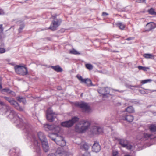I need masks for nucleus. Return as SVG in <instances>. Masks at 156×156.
Returning a JSON list of instances; mask_svg holds the SVG:
<instances>
[{
    "label": "nucleus",
    "mask_w": 156,
    "mask_h": 156,
    "mask_svg": "<svg viewBox=\"0 0 156 156\" xmlns=\"http://www.w3.org/2000/svg\"><path fill=\"white\" fill-rule=\"evenodd\" d=\"M2 108L5 109V114L8 115V113H9L8 116L10 119H15L20 121V125L23 124L22 118V116L21 115H20V116L18 115V114L13 109L8 105L5 104L4 102L0 100V110L3 111V109H2Z\"/></svg>",
    "instance_id": "obj_1"
},
{
    "label": "nucleus",
    "mask_w": 156,
    "mask_h": 156,
    "mask_svg": "<svg viewBox=\"0 0 156 156\" xmlns=\"http://www.w3.org/2000/svg\"><path fill=\"white\" fill-rule=\"evenodd\" d=\"M90 122L87 120H82L75 126L76 131L79 133H83L89 128Z\"/></svg>",
    "instance_id": "obj_2"
},
{
    "label": "nucleus",
    "mask_w": 156,
    "mask_h": 156,
    "mask_svg": "<svg viewBox=\"0 0 156 156\" xmlns=\"http://www.w3.org/2000/svg\"><path fill=\"white\" fill-rule=\"evenodd\" d=\"M37 134L39 139L41 142L44 151L47 152L49 150V146L45 135L41 132H38Z\"/></svg>",
    "instance_id": "obj_3"
},
{
    "label": "nucleus",
    "mask_w": 156,
    "mask_h": 156,
    "mask_svg": "<svg viewBox=\"0 0 156 156\" xmlns=\"http://www.w3.org/2000/svg\"><path fill=\"white\" fill-rule=\"evenodd\" d=\"M3 97L17 110L20 111H23V109L20 105L13 98L6 96H4Z\"/></svg>",
    "instance_id": "obj_4"
},
{
    "label": "nucleus",
    "mask_w": 156,
    "mask_h": 156,
    "mask_svg": "<svg viewBox=\"0 0 156 156\" xmlns=\"http://www.w3.org/2000/svg\"><path fill=\"white\" fill-rule=\"evenodd\" d=\"M14 68L15 72L17 74L25 76L28 74V70L26 67L20 65H16Z\"/></svg>",
    "instance_id": "obj_5"
},
{
    "label": "nucleus",
    "mask_w": 156,
    "mask_h": 156,
    "mask_svg": "<svg viewBox=\"0 0 156 156\" xmlns=\"http://www.w3.org/2000/svg\"><path fill=\"white\" fill-rule=\"evenodd\" d=\"M79 120V118L78 117L74 116L73 117L71 120L62 122L61 125L62 126L69 128L73 126L74 124L78 121Z\"/></svg>",
    "instance_id": "obj_6"
},
{
    "label": "nucleus",
    "mask_w": 156,
    "mask_h": 156,
    "mask_svg": "<svg viewBox=\"0 0 156 156\" xmlns=\"http://www.w3.org/2000/svg\"><path fill=\"white\" fill-rule=\"evenodd\" d=\"M54 20L52 21V23L48 29H49L52 31H55L57 29L58 27L60 25L62 22L61 19H55L56 16H52Z\"/></svg>",
    "instance_id": "obj_7"
},
{
    "label": "nucleus",
    "mask_w": 156,
    "mask_h": 156,
    "mask_svg": "<svg viewBox=\"0 0 156 156\" xmlns=\"http://www.w3.org/2000/svg\"><path fill=\"white\" fill-rule=\"evenodd\" d=\"M20 121L19 125H17V127H18V126H20V128H21L25 133H27L28 134L32 132L31 126L28 123H24L23 120L22 122L23 124L20 125L21 122Z\"/></svg>",
    "instance_id": "obj_8"
},
{
    "label": "nucleus",
    "mask_w": 156,
    "mask_h": 156,
    "mask_svg": "<svg viewBox=\"0 0 156 156\" xmlns=\"http://www.w3.org/2000/svg\"><path fill=\"white\" fill-rule=\"evenodd\" d=\"M120 119L131 122L134 120V117L132 115L129 113H124L120 115Z\"/></svg>",
    "instance_id": "obj_9"
},
{
    "label": "nucleus",
    "mask_w": 156,
    "mask_h": 156,
    "mask_svg": "<svg viewBox=\"0 0 156 156\" xmlns=\"http://www.w3.org/2000/svg\"><path fill=\"white\" fill-rule=\"evenodd\" d=\"M56 115L53 112L51 108H48L47 112L46 117L47 119L50 122H52L54 119L56 118Z\"/></svg>",
    "instance_id": "obj_10"
},
{
    "label": "nucleus",
    "mask_w": 156,
    "mask_h": 156,
    "mask_svg": "<svg viewBox=\"0 0 156 156\" xmlns=\"http://www.w3.org/2000/svg\"><path fill=\"white\" fill-rule=\"evenodd\" d=\"M75 105L81 108L84 111L89 112L90 110L89 106L86 103L83 102L81 103L78 102L75 103Z\"/></svg>",
    "instance_id": "obj_11"
},
{
    "label": "nucleus",
    "mask_w": 156,
    "mask_h": 156,
    "mask_svg": "<svg viewBox=\"0 0 156 156\" xmlns=\"http://www.w3.org/2000/svg\"><path fill=\"white\" fill-rule=\"evenodd\" d=\"M118 141L119 144L123 147L126 148L129 150H131L132 147V146L128 144V141L124 139H119Z\"/></svg>",
    "instance_id": "obj_12"
},
{
    "label": "nucleus",
    "mask_w": 156,
    "mask_h": 156,
    "mask_svg": "<svg viewBox=\"0 0 156 156\" xmlns=\"http://www.w3.org/2000/svg\"><path fill=\"white\" fill-rule=\"evenodd\" d=\"M55 142L57 145L62 147L65 146L66 145V141L62 137L57 136Z\"/></svg>",
    "instance_id": "obj_13"
},
{
    "label": "nucleus",
    "mask_w": 156,
    "mask_h": 156,
    "mask_svg": "<svg viewBox=\"0 0 156 156\" xmlns=\"http://www.w3.org/2000/svg\"><path fill=\"white\" fill-rule=\"evenodd\" d=\"M55 154L56 156H66L67 154V152L62 147L58 148L56 150Z\"/></svg>",
    "instance_id": "obj_14"
},
{
    "label": "nucleus",
    "mask_w": 156,
    "mask_h": 156,
    "mask_svg": "<svg viewBox=\"0 0 156 156\" xmlns=\"http://www.w3.org/2000/svg\"><path fill=\"white\" fill-rule=\"evenodd\" d=\"M91 131L94 134H98L103 132L102 128L97 126H94L92 127Z\"/></svg>",
    "instance_id": "obj_15"
},
{
    "label": "nucleus",
    "mask_w": 156,
    "mask_h": 156,
    "mask_svg": "<svg viewBox=\"0 0 156 156\" xmlns=\"http://www.w3.org/2000/svg\"><path fill=\"white\" fill-rule=\"evenodd\" d=\"M101 150V147L98 142H95L92 147V150L93 152L98 153Z\"/></svg>",
    "instance_id": "obj_16"
},
{
    "label": "nucleus",
    "mask_w": 156,
    "mask_h": 156,
    "mask_svg": "<svg viewBox=\"0 0 156 156\" xmlns=\"http://www.w3.org/2000/svg\"><path fill=\"white\" fill-rule=\"evenodd\" d=\"M155 27V24L153 22L148 23L146 26L145 31H149Z\"/></svg>",
    "instance_id": "obj_17"
},
{
    "label": "nucleus",
    "mask_w": 156,
    "mask_h": 156,
    "mask_svg": "<svg viewBox=\"0 0 156 156\" xmlns=\"http://www.w3.org/2000/svg\"><path fill=\"white\" fill-rule=\"evenodd\" d=\"M51 68L53 69L55 71L58 72H61L62 71V69L59 66V65L55 66H52Z\"/></svg>",
    "instance_id": "obj_18"
},
{
    "label": "nucleus",
    "mask_w": 156,
    "mask_h": 156,
    "mask_svg": "<svg viewBox=\"0 0 156 156\" xmlns=\"http://www.w3.org/2000/svg\"><path fill=\"white\" fill-rule=\"evenodd\" d=\"M83 83L86 84V85L87 86H94L92 83L91 80L89 78L85 79L84 81L83 82Z\"/></svg>",
    "instance_id": "obj_19"
},
{
    "label": "nucleus",
    "mask_w": 156,
    "mask_h": 156,
    "mask_svg": "<svg viewBox=\"0 0 156 156\" xmlns=\"http://www.w3.org/2000/svg\"><path fill=\"white\" fill-rule=\"evenodd\" d=\"M16 150L15 149H12L10 150L9 153L11 156H19V154L16 152Z\"/></svg>",
    "instance_id": "obj_20"
},
{
    "label": "nucleus",
    "mask_w": 156,
    "mask_h": 156,
    "mask_svg": "<svg viewBox=\"0 0 156 156\" xmlns=\"http://www.w3.org/2000/svg\"><path fill=\"white\" fill-rule=\"evenodd\" d=\"M81 148L83 150L87 151L89 148V146L87 143H83L81 144Z\"/></svg>",
    "instance_id": "obj_21"
},
{
    "label": "nucleus",
    "mask_w": 156,
    "mask_h": 156,
    "mask_svg": "<svg viewBox=\"0 0 156 156\" xmlns=\"http://www.w3.org/2000/svg\"><path fill=\"white\" fill-rule=\"evenodd\" d=\"M144 57L146 58H152L154 59V55L151 54H145L143 55Z\"/></svg>",
    "instance_id": "obj_22"
},
{
    "label": "nucleus",
    "mask_w": 156,
    "mask_h": 156,
    "mask_svg": "<svg viewBox=\"0 0 156 156\" xmlns=\"http://www.w3.org/2000/svg\"><path fill=\"white\" fill-rule=\"evenodd\" d=\"M3 30V29L2 28V25H0V39H1L3 38H4L5 37V35L3 33L1 34Z\"/></svg>",
    "instance_id": "obj_23"
},
{
    "label": "nucleus",
    "mask_w": 156,
    "mask_h": 156,
    "mask_svg": "<svg viewBox=\"0 0 156 156\" xmlns=\"http://www.w3.org/2000/svg\"><path fill=\"white\" fill-rule=\"evenodd\" d=\"M117 25L120 29L123 30L124 28L125 25L122 23H116Z\"/></svg>",
    "instance_id": "obj_24"
},
{
    "label": "nucleus",
    "mask_w": 156,
    "mask_h": 156,
    "mask_svg": "<svg viewBox=\"0 0 156 156\" xmlns=\"http://www.w3.org/2000/svg\"><path fill=\"white\" fill-rule=\"evenodd\" d=\"M126 110L127 112L129 113H133L134 111V108L132 106H130L127 108L126 109Z\"/></svg>",
    "instance_id": "obj_25"
},
{
    "label": "nucleus",
    "mask_w": 156,
    "mask_h": 156,
    "mask_svg": "<svg viewBox=\"0 0 156 156\" xmlns=\"http://www.w3.org/2000/svg\"><path fill=\"white\" fill-rule=\"evenodd\" d=\"M17 99L20 102H22L23 103H25L26 102V100L25 98L22 97L20 96H18L17 97Z\"/></svg>",
    "instance_id": "obj_26"
},
{
    "label": "nucleus",
    "mask_w": 156,
    "mask_h": 156,
    "mask_svg": "<svg viewBox=\"0 0 156 156\" xmlns=\"http://www.w3.org/2000/svg\"><path fill=\"white\" fill-rule=\"evenodd\" d=\"M149 129L152 132H155L156 131V125L154 124L151 125L149 127Z\"/></svg>",
    "instance_id": "obj_27"
},
{
    "label": "nucleus",
    "mask_w": 156,
    "mask_h": 156,
    "mask_svg": "<svg viewBox=\"0 0 156 156\" xmlns=\"http://www.w3.org/2000/svg\"><path fill=\"white\" fill-rule=\"evenodd\" d=\"M57 135V134L55 133L49 134L48 135V136L53 140L55 142L56 141V138H55V136Z\"/></svg>",
    "instance_id": "obj_28"
},
{
    "label": "nucleus",
    "mask_w": 156,
    "mask_h": 156,
    "mask_svg": "<svg viewBox=\"0 0 156 156\" xmlns=\"http://www.w3.org/2000/svg\"><path fill=\"white\" fill-rule=\"evenodd\" d=\"M1 92L3 94L5 92L9 94L11 93L12 91L11 90L8 88H4L2 90Z\"/></svg>",
    "instance_id": "obj_29"
},
{
    "label": "nucleus",
    "mask_w": 156,
    "mask_h": 156,
    "mask_svg": "<svg viewBox=\"0 0 156 156\" xmlns=\"http://www.w3.org/2000/svg\"><path fill=\"white\" fill-rule=\"evenodd\" d=\"M105 88L103 87H101L98 90V93L104 96H105Z\"/></svg>",
    "instance_id": "obj_30"
},
{
    "label": "nucleus",
    "mask_w": 156,
    "mask_h": 156,
    "mask_svg": "<svg viewBox=\"0 0 156 156\" xmlns=\"http://www.w3.org/2000/svg\"><path fill=\"white\" fill-rule=\"evenodd\" d=\"M24 26L25 25L24 23L22 22V23L20 25V27L18 29V31L19 33H20L22 32V30L24 28Z\"/></svg>",
    "instance_id": "obj_31"
},
{
    "label": "nucleus",
    "mask_w": 156,
    "mask_h": 156,
    "mask_svg": "<svg viewBox=\"0 0 156 156\" xmlns=\"http://www.w3.org/2000/svg\"><path fill=\"white\" fill-rule=\"evenodd\" d=\"M149 14L152 15H156V12L154 11V9L153 8H151L148 10Z\"/></svg>",
    "instance_id": "obj_32"
},
{
    "label": "nucleus",
    "mask_w": 156,
    "mask_h": 156,
    "mask_svg": "<svg viewBox=\"0 0 156 156\" xmlns=\"http://www.w3.org/2000/svg\"><path fill=\"white\" fill-rule=\"evenodd\" d=\"M152 81V80L151 79H148L145 80H142L141 81V83L142 84L146 83L148 82H151Z\"/></svg>",
    "instance_id": "obj_33"
},
{
    "label": "nucleus",
    "mask_w": 156,
    "mask_h": 156,
    "mask_svg": "<svg viewBox=\"0 0 156 156\" xmlns=\"http://www.w3.org/2000/svg\"><path fill=\"white\" fill-rule=\"evenodd\" d=\"M55 125H47V128L50 130H53L54 129V128H55Z\"/></svg>",
    "instance_id": "obj_34"
},
{
    "label": "nucleus",
    "mask_w": 156,
    "mask_h": 156,
    "mask_svg": "<svg viewBox=\"0 0 156 156\" xmlns=\"http://www.w3.org/2000/svg\"><path fill=\"white\" fill-rule=\"evenodd\" d=\"M138 69L140 70H142L144 71H147V69H149V68L148 67H143L141 66H139L138 67Z\"/></svg>",
    "instance_id": "obj_35"
},
{
    "label": "nucleus",
    "mask_w": 156,
    "mask_h": 156,
    "mask_svg": "<svg viewBox=\"0 0 156 156\" xmlns=\"http://www.w3.org/2000/svg\"><path fill=\"white\" fill-rule=\"evenodd\" d=\"M70 53L74 55H79L80 54V53L78 52L77 51L74 49L70 50Z\"/></svg>",
    "instance_id": "obj_36"
},
{
    "label": "nucleus",
    "mask_w": 156,
    "mask_h": 156,
    "mask_svg": "<svg viewBox=\"0 0 156 156\" xmlns=\"http://www.w3.org/2000/svg\"><path fill=\"white\" fill-rule=\"evenodd\" d=\"M76 77L82 83H83V82L84 81L85 79H83L80 75H77L76 76Z\"/></svg>",
    "instance_id": "obj_37"
},
{
    "label": "nucleus",
    "mask_w": 156,
    "mask_h": 156,
    "mask_svg": "<svg viewBox=\"0 0 156 156\" xmlns=\"http://www.w3.org/2000/svg\"><path fill=\"white\" fill-rule=\"evenodd\" d=\"M116 117L115 115H112L111 118H110V119H109V120L111 121H110L109 122H115V120H116Z\"/></svg>",
    "instance_id": "obj_38"
},
{
    "label": "nucleus",
    "mask_w": 156,
    "mask_h": 156,
    "mask_svg": "<svg viewBox=\"0 0 156 156\" xmlns=\"http://www.w3.org/2000/svg\"><path fill=\"white\" fill-rule=\"evenodd\" d=\"M86 67L90 70H92L93 68V66L90 64H87L86 65Z\"/></svg>",
    "instance_id": "obj_39"
},
{
    "label": "nucleus",
    "mask_w": 156,
    "mask_h": 156,
    "mask_svg": "<svg viewBox=\"0 0 156 156\" xmlns=\"http://www.w3.org/2000/svg\"><path fill=\"white\" fill-rule=\"evenodd\" d=\"M60 128L59 126H56L55 125V128H54L53 130L56 132H58L60 131Z\"/></svg>",
    "instance_id": "obj_40"
},
{
    "label": "nucleus",
    "mask_w": 156,
    "mask_h": 156,
    "mask_svg": "<svg viewBox=\"0 0 156 156\" xmlns=\"http://www.w3.org/2000/svg\"><path fill=\"white\" fill-rule=\"evenodd\" d=\"M105 95H106L107 94L109 93L110 89L108 87L105 88Z\"/></svg>",
    "instance_id": "obj_41"
},
{
    "label": "nucleus",
    "mask_w": 156,
    "mask_h": 156,
    "mask_svg": "<svg viewBox=\"0 0 156 156\" xmlns=\"http://www.w3.org/2000/svg\"><path fill=\"white\" fill-rule=\"evenodd\" d=\"M112 154V156H118V152L116 151H113Z\"/></svg>",
    "instance_id": "obj_42"
},
{
    "label": "nucleus",
    "mask_w": 156,
    "mask_h": 156,
    "mask_svg": "<svg viewBox=\"0 0 156 156\" xmlns=\"http://www.w3.org/2000/svg\"><path fill=\"white\" fill-rule=\"evenodd\" d=\"M131 102L134 104H139V101L136 100H132L131 101Z\"/></svg>",
    "instance_id": "obj_43"
},
{
    "label": "nucleus",
    "mask_w": 156,
    "mask_h": 156,
    "mask_svg": "<svg viewBox=\"0 0 156 156\" xmlns=\"http://www.w3.org/2000/svg\"><path fill=\"white\" fill-rule=\"evenodd\" d=\"M126 86L128 88H130L131 89H133L132 88V87H138L137 86H132L131 85H128L127 84L126 85Z\"/></svg>",
    "instance_id": "obj_44"
},
{
    "label": "nucleus",
    "mask_w": 156,
    "mask_h": 156,
    "mask_svg": "<svg viewBox=\"0 0 156 156\" xmlns=\"http://www.w3.org/2000/svg\"><path fill=\"white\" fill-rule=\"evenodd\" d=\"M6 51L5 49L3 48H0V53L2 54L5 53Z\"/></svg>",
    "instance_id": "obj_45"
},
{
    "label": "nucleus",
    "mask_w": 156,
    "mask_h": 156,
    "mask_svg": "<svg viewBox=\"0 0 156 156\" xmlns=\"http://www.w3.org/2000/svg\"><path fill=\"white\" fill-rule=\"evenodd\" d=\"M81 156H91L90 153L89 152H86Z\"/></svg>",
    "instance_id": "obj_46"
},
{
    "label": "nucleus",
    "mask_w": 156,
    "mask_h": 156,
    "mask_svg": "<svg viewBox=\"0 0 156 156\" xmlns=\"http://www.w3.org/2000/svg\"><path fill=\"white\" fill-rule=\"evenodd\" d=\"M146 1V0H136V2L137 3H144Z\"/></svg>",
    "instance_id": "obj_47"
},
{
    "label": "nucleus",
    "mask_w": 156,
    "mask_h": 156,
    "mask_svg": "<svg viewBox=\"0 0 156 156\" xmlns=\"http://www.w3.org/2000/svg\"><path fill=\"white\" fill-rule=\"evenodd\" d=\"M113 90L115 91H118L120 93H122L124 92V91L123 90H121L119 91L118 90H116V89H113Z\"/></svg>",
    "instance_id": "obj_48"
},
{
    "label": "nucleus",
    "mask_w": 156,
    "mask_h": 156,
    "mask_svg": "<svg viewBox=\"0 0 156 156\" xmlns=\"http://www.w3.org/2000/svg\"><path fill=\"white\" fill-rule=\"evenodd\" d=\"M139 91H140V92L141 94H145V91L143 90H139Z\"/></svg>",
    "instance_id": "obj_49"
},
{
    "label": "nucleus",
    "mask_w": 156,
    "mask_h": 156,
    "mask_svg": "<svg viewBox=\"0 0 156 156\" xmlns=\"http://www.w3.org/2000/svg\"><path fill=\"white\" fill-rule=\"evenodd\" d=\"M133 39H134L133 37H129V38H126V40H128V41H130V40H133Z\"/></svg>",
    "instance_id": "obj_50"
},
{
    "label": "nucleus",
    "mask_w": 156,
    "mask_h": 156,
    "mask_svg": "<svg viewBox=\"0 0 156 156\" xmlns=\"http://www.w3.org/2000/svg\"><path fill=\"white\" fill-rule=\"evenodd\" d=\"M108 13H107L105 12H103L102 13V15L103 16H105V15H108Z\"/></svg>",
    "instance_id": "obj_51"
},
{
    "label": "nucleus",
    "mask_w": 156,
    "mask_h": 156,
    "mask_svg": "<svg viewBox=\"0 0 156 156\" xmlns=\"http://www.w3.org/2000/svg\"><path fill=\"white\" fill-rule=\"evenodd\" d=\"M48 156H56L55 154L53 153H51L49 154Z\"/></svg>",
    "instance_id": "obj_52"
},
{
    "label": "nucleus",
    "mask_w": 156,
    "mask_h": 156,
    "mask_svg": "<svg viewBox=\"0 0 156 156\" xmlns=\"http://www.w3.org/2000/svg\"><path fill=\"white\" fill-rule=\"evenodd\" d=\"M10 94H11L12 96H15V94H15V93L14 92H13L12 91V93H10Z\"/></svg>",
    "instance_id": "obj_53"
},
{
    "label": "nucleus",
    "mask_w": 156,
    "mask_h": 156,
    "mask_svg": "<svg viewBox=\"0 0 156 156\" xmlns=\"http://www.w3.org/2000/svg\"><path fill=\"white\" fill-rule=\"evenodd\" d=\"M2 86L1 83H0V91H1L2 89Z\"/></svg>",
    "instance_id": "obj_54"
},
{
    "label": "nucleus",
    "mask_w": 156,
    "mask_h": 156,
    "mask_svg": "<svg viewBox=\"0 0 156 156\" xmlns=\"http://www.w3.org/2000/svg\"><path fill=\"white\" fill-rule=\"evenodd\" d=\"M57 89L58 90H60L62 89V88L58 86V87Z\"/></svg>",
    "instance_id": "obj_55"
},
{
    "label": "nucleus",
    "mask_w": 156,
    "mask_h": 156,
    "mask_svg": "<svg viewBox=\"0 0 156 156\" xmlns=\"http://www.w3.org/2000/svg\"><path fill=\"white\" fill-rule=\"evenodd\" d=\"M9 64H10L12 66H14L15 65V64L13 63H10Z\"/></svg>",
    "instance_id": "obj_56"
},
{
    "label": "nucleus",
    "mask_w": 156,
    "mask_h": 156,
    "mask_svg": "<svg viewBox=\"0 0 156 156\" xmlns=\"http://www.w3.org/2000/svg\"><path fill=\"white\" fill-rule=\"evenodd\" d=\"M2 82V79L1 77L0 76V83H1Z\"/></svg>",
    "instance_id": "obj_57"
},
{
    "label": "nucleus",
    "mask_w": 156,
    "mask_h": 156,
    "mask_svg": "<svg viewBox=\"0 0 156 156\" xmlns=\"http://www.w3.org/2000/svg\"><path fill=\"white\" fill-rule=\"evenodd\" d=\"M125 156H130V155H125Z\"/></svg>",
    "instance_id": "obj_58"
},
{
    "label": "nucleus",
    "mask_w": 156,
    "mask_h": 156,
    "mask_svg": "<svg viewBox=\"0 0 156 156\" xmlns=\"http://www.w3.org/2000/svg\"><path fill=\"white\" fill-rule=\"evenodd\" d=\"M82 94H83V93H82V94H81V96L82 95Z\"/></svg>",
    "instance_id": "obj_59"
}]
</instances>
